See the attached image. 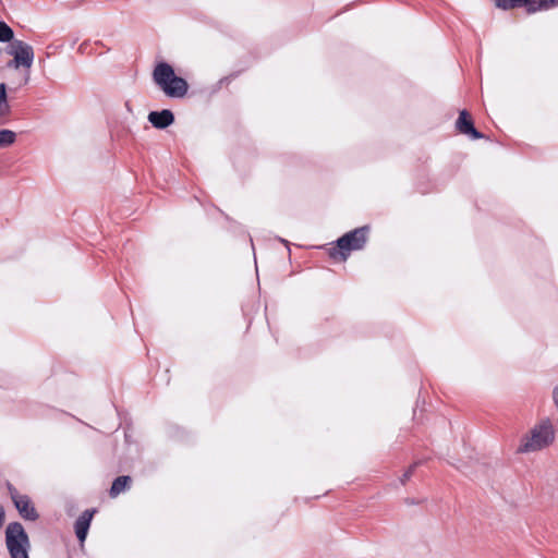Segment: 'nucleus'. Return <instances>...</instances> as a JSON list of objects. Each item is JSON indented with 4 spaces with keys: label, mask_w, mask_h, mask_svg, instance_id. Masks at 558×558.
<instances>
[{
    "label": "nucleus",
    "mask_w": 558,
    "mask_h": 558,
    "mask_svg": "<svg viewBox=\"0 0 558 558\" xmlns=\"http://www.w3.org/2000/svg\"><path fill=\"white\" fill-rule=\"evenodd\" d=\"M556 439V429L550 418L538 421L521 439L519 452H536L550 447Z\"/></svg>",
    "instance_id": "f257e3e1"
},
{
    "label": "nucleus",
    "mask_w": 558,
    "mask_h": 558,
    "mask_svg": "<svg viewBox=\"0 0 558 558\" xmlns=\"http://www.w3.org/2000/svg\"><path fill=\"white\" fill-rule=\"evenodd\" d=\"M153 80L171 98H182L189 90L187 82L177 76L172 66L166 62L158 63L153 72Z\"/></svg>",
    "instance_id": "f03ea898"
},
{
    "label": "nucleus",
    "mask_w": 558,
    "mask_h": 558,
    "mask_svg": "<svg viewBox=\"0 0 558 558\" xmlns=\"http://www.w3.org/2000/svg\"><path fill=\"white\" fill-rule=\"evenodd\" d=\"M369 228L367 226L356 228L337 240V248L330 251L333 259L344 262L350 252L362 250L367 242Z\"/></svg>",
    "instance_id": "7ed1b4c3"
},
{
    "label": "nucleus",
    "mask_w": 558,
    "mask_h": 558,
    "mask_svg": "<svg viewBox=\"0 0 558 558\" xmlns=\"http://www.w3.org/2000/svg\"><path fill=\"white\" fill-rule=\"evenodd\" d=\"M5 545L11 558H29V538L20 522L8 524L5 529Z\"/></svg>",
    "instance_id": "20e7f679"
},
{
    "label": "nucleus",
    "mask_w": 558,
    "mask_h": 558,
    "mask_svg": "<svg viewBox=\"0 0 558 558\" xmlns=\"http://www.w3.org/2000/svg\"><path fill=\"white\" fill-rule=\"evenodd\" d=\"M7 53L13 59L8 62V66L12 69L25 68L29 70L34 62L33 47L23 40H12L7 47Z\"/></svg>",
    "instance_id": "39448f33"
},
{
    "label": "nucleus",
    "mask_w": 558,
    "mask_h": 558,
    "mask_svg": "<svg viewBox=\"0 0 558 558\" xmlns=\"http://www.w3.org/2000/svg\"><path fill=\"white\" fill-rule=\"evenodd\" d=\"M8 489L20 515L25 520L36 521L39 515L29 497L21 495L11 484H8Z\"/></svg>",
    "instance_id": "423d86ee"
},
{
    "label": "nucleus",
    "mask_w": 558,
    "mask_h": 558,
    "mask_svg": "<svg viewBox=\"0 0 558 558\" xmlns=\"http://www.w3.org/2000/svg\"><path fill=\"white\" fill-rule=\"evenodd\" d=\"M456 128L460 133L465 134L474 140L483 137V134L474 128L471 114L466 110L460 111L459 118L456 122Z\"/></svg>",
    "instance_id": "0eeeda50"
},
{
    "label": "nucleus",
    "mask_w": 558,
    "mask_h": 558,
    "mask_svg": "<svg viewBox=\"0 0 558 558\" xmlns=\"http://www.w3.org/2000/svg\"><path fill=\"white\" fill-rule=\"evenodd\" d=\"M95 512L96 510L94 509H87L75 521V534L81 544H83L86 539L88 529Z\"/></svg>",
    "instance_id": "6e6552de"
},
{
    "label": "nucleus",
    "mask_w": 558,
    "mask_h": 558,
    "mask_svg": "<svg viewBox=\"0 0 558 558\" xmlns=\"http://www.w3.org/2000/svg\"><path fill=\"white\" fill-rule=\"evenodd\" d=\"M495 2L496 5L502 10L524 7L527 13L539 11V4L537 0H495Z\"/></svg>",
    "instance_id": "1a4fd4ad"
},
{
    "label": "nucleus",
    "mask_w": 558,
    "mask_h": 558,
    "mask_svg": "<svg viewBox=\"0 0 558 558\" xmlns=\"http://www.w3.org/2000/svg\"><path fill=\"white\" fill-rule=\"evenodd\" d=\"M148 121L156 129H166L174 122V116L172 111L163 109L161 111H151L148 114Z\"/></svg>",
    "instance_id": "9d476101"
},
{
    "label": "nucleus",
    "mask_w": 558,
    "mask_h": 558,
    "mask_svg": "<svg viewBox=\"0 0 558 558\" xmlns=\"http://www.w3.org/2000/svg\"><path fill=\"white\" fill-rule=\"evenodd\" d=\"M131 482H132V480L128 475L117 477L113 481L111 488L109 490L110 497L111 498L118 497L121 493H123L124 490H126L129 488Z\"/></svg>",
    "instance_id": "9b49d317"
},
{
    "label": "nucleus",
    "mask_w": 558,
    "mask_h": 558,
    "mask_svg": "<svg viewBox=\"0 0 558 558\" xmlns=\"http://www.w3.org/2000/svg\"><path fill=\"white\" fill-rule=\"evenodd\" d=\"M10 113V105L7 99L5 85L0 84V118Z\"/></svg>",
    "instance_id": "f8f14e48"
},
{
    "label": "nucleus",
    "mask_w": 558,
    "mask_h": 558,
    "mask_svg": "<svg viewBox=\"0 0 558 558\" xmlns=\"http://www.w3.org/2000/svg\"><path fill=\"white\" fill-rule=\"evenodd\" d=\"M16 134L11 130H0V147H8L15 142Z\"/></svg>",
    "instance_id": "ddd939ff"
},
{
    "label": "nucleus",
    "mask_w": 558,
    "mask_h": 558,
    "mask_svg": "<svg viewBox=\"0 0 558 558\" xmlns=\"http://www.w3.org/2000/svg\"><path fill=\"white\" fill-rule=\"evenodd\" d=\"M13 39L12 28L4 22H0V41L11 43Z\"/></svg>",
    "instance_id": "4468645a"
},
{
    "label": "nucleus",
    "mask_w": 558,
    "mask_h": 558,
    "mask_svg": "<svg viewBox=\"0 0 558 558\" xmlns=\"http://www.w3.org/2000/svg\"><path fill=\"white\" fill-rule=\"evenodd\" d=\"M417 466V462L411 464L408 470L402 474V476L400 477V482L402 485H405V483L411 478V476L413 475L415 469Z\"/></svg>",
    "instance_id": "2eb2a0df"
},
{
    "label": "nucleus",
    "mask_w": 558,
    "mask_h": 558,
    "mask_svg": "<svg viewBox=\"0 0 558 558\" xmlns=\"http://www.w3.org/2000/svg\"><path fill=\"white\" fill-rule=\"evenodd\" d=\"M541 10H547L553 7H558V0H537Z\"/></svg>",
    "instance_id": "dca6fc26"
},
{
    "label": "nucleus",
    "mask_w": 558,
    "mask_h": 558,
    "mask_svg": "<svg viewBox=\"0 0 558 558\" xmlns=\"http://www.w3.org/2000/svg\"><path fill=\"white\" fill-rule=\"evenodd\" d=\"M5 519V512L3 507L0 505V527L3 525Z\"/></svg>",
    "instance_id": "f3484780"
}]
</instances>
